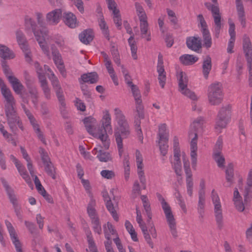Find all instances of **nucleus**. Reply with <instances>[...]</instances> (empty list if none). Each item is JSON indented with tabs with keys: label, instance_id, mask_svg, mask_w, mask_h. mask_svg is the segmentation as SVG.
<instances>
[{
	"label": "nucleus",
	"instance_id": "31",
	"mask_svg": "<svg viewBox=\"0 0 252 252\" xmlns=\"http://www.w3.org/2000/svg\"><path fill=\"white\" fill-rule=\"evenodd\" d=\"M95 205V201L92 198L87 207V213L91 220L98 218L96 215V210L94 208Z\"/></svg>",
	"mask_w": 252,
	"mask_h": 252
},
{
	"label": "nucleus",
	"instance_id": "43",
	"mask_svg": "<svg viewBox=\"0 0 252 252\" xmlns=\"http://www.w3.org/2000/svg\"><path fill=\"white\" fill-rule=\"evenodd\" d=\"M135 6L139 21L147 19L146 14L141 5L139 3L136 2L135 3Z\"/></svg>",
	"mask_w": 252,
	"mask_h": 252
},
{
	"label": "nucleus",
	"instance_id": "8",
	"mask_svg": "<svg viewBox=\"0 0 252 252\" xmlns=\"http://www.w3.org/2000/svg\"><path fill=\"white\" fill-rule=\"evenodd\" d=\"M211 198L214 205V213L217 224L219 229L223 227V216L221 205L218 194L215 189L211 192Z\"/></svg>",
	"mask_w": 252,
	"mask_h": 252
},
{
	"label": "nucleus",
	"instance_id": "35",
	"mask_svg": "<svg viewBox=\"0 0 252 252\" xmlns=\"http://www.w3.org/2000/svg\"><path fill=\"white\" fill-rule=\"evenodd\" d=\"M203 39V46L207 49L210 48L212 46V38L208 30H204L202 32Z\"/></svg>",
	"mask_w": 252,
	"mask_h": 252
},
{
	"label": "nucleus",
	"instance_id": "4",
	"mask_svg": "<svg viewBox=\"0 0 252 252\" xmlns=\"http://www.w3.org/2000/svg\"><path fill=\"white\" fill-rule=\"evenodd\" d=\"M207 95L208 101L211 105L220 104L223 99L221 84L219 82L211 84L208 87Z\"/></svg>",
	"mask_w": 252,
	"mask_h": 252
},
{
	"label": "nucleus",
	"instance_id": "54",
	"mask_svg": "<svg viewBox=\"0 0 252 252\" xmlns=\"http://www.w3.org/2000/svg\"><path fill=\"white\" fill-rule=\"evenodd\" d=\"M174 195L175 196V197L179 201V204L181 208L182 209V210L184 211V212H186L187 209L185 203L184 202V200L182 198V196L181 193H180L178 189H176V192H175Z\"/></svg>",
	"mask_w": 252,
	"mask_h": 252
},
{
	"label": "nucleus",
	"instance_id": "29",
	"mask_svg": "<svg viewBox=\"0 0 252 252\" xmlns=\"http://www.w3.org/2000/svg\"><path fill=\"white\" fill-rule=\"evenodd\" d=\"M105 205L107 209L110 213L114 220L118 221L119 220V216L115 209L118 206V202L113 203L111 199L105 202Z\"/></svg>",
	"mask_w": 252,
	"mask_h": 252
},
{
	"label": "nucleus",
	"instance_id": "57",
	"mask_svg": "<svg viewBox=\"0 0 252 252\" xmlns=\"http://www.w3.org/2000/svg\"><path fill=\"white\" fill-rule=\"evenodd\" d=\"M236 9L238 17L245 16V11L241 0H236Z\"/></svg>",
	"mask_w": 252,
	"mask_h": 252
},
{
	"label": "nucleus",
	"instance_id": "36",
	"mask_svg": "<svg viewBox=\"0 0 252 252\" xmlns=\"http://www.w3.org/2000/svg\"><path fill=\"white\" fill-rule=\"evenodd\" d=\"M183 162L185 172L186 176V182L193 181L192 179V172L190 168L189 162L186 160L185 156H183Z\"/></svg>",
	"mask_w": 252,
	"mask_h": 252
},
{
	"label": "nucleus",
	"instance_id": "17",
	"mask_svg": "<svg viewBox=\"0 0 252 252\" xmlns=\"http://www.w3.org/2000/svg\"><path fill=\"white\" fill-rule=\"evenodd\" d=\"M62 19L64 23L70 28H75L77 26L76 17L70 12H63Z\"/></svg>",
	"mask_w": 252,
	"mask_h": 252
},
{
	"label": "nucleus",
	"instance_id": "5",
	"mask_svg": "<svg viewBox=\"0 0 252 252\" xmlns=\"http://www.w3.org/2000/svg\"><path fill=\"white\" fill-rule=\"evenodd\" d=\"M4 111L7 124L11 131L14 133H16L18 130L17 126L22 130H23L24 126L22 121L17 112L16 108L5 109Z\"/></svg>",
	"mask_w": 252,
	"mask_h": 252
},
{
	"label": "nucleus",
	"instance_id": "45",
	"mask_svg": "<svg viewBox=\"0 0 252 252\" xmlns=\"http://www.w3.org/2000/svg\"><path fill=\"white\" fill-rule=\"evenodd\" d=\"M134 98L135 103H142L141 95L138 88L135 85L130 87Z\"/></svg>",
	"mask_w": 252,
	"mask_h": 252
},
{
	"label": "nucleus",
	"instance_id": "37",
	"mask_svg": "<svg viewBox=\"0 0 252 252\" xmlns=\"http://www.w3.org/2000/svg\"><path fill=\"white\" fill-rule=\"evenodd\" d=\"M58 101L59 102V109L60 113L62 116V117L64 119H68V114L67 110H66V103L65 102L64 97L58 98Z\"/></svg>",
	"mask_w": 252,
	"mask_h": 252
},
{
	"label": "nucleus",
	"instance_id": "32",
	"mask_svg": "<svg viewBox=\"0 0 252 252\" xmlns=\"http://www.w3.org/2000/svg\"><path fill=\"white\" fill-rule=\"evenodd\" d=\"M180 156L179 155H174V161L173 165V168L174 169L176 175L179 176H181L182 174V163L180 160Z\"/></svg>",
	"mask_w": 252,
	"mask_h": 252
},
{
	"label": "nucleus",
	"instance_id": "25",
	"mask_svg": "<svg viewBox=\"0 0 252 252\" xmlns=\"http://www.w3.org/2000/svg\"><path fill=\"white\" fill-rule=\"evenodd\" d=\"M16 37L18 44L21 49H26L29 46L28 41L24 33L20 30L16 32Z\"/></svg>",
	"mask_w": 252,
	"mask_h": 252
},
{
	"label": "nucleus",
	"instance_id": "60",
	"mask_svg": "<svg viewBox=\"0 0 252 252\" xmlns=\"http://www.w3.org/2000/svg\"><path fill=\"white\" fill-rule=\"evenodd\" d=\"M147 222L149 225V229H148V232L149 233V236H150L151 234L153 238L156 239L157 238V233L153 222L151 220L150 222Z\"/></svg>",
	"mask_w": 252,
	"mask_h": 252
},
{
	"label": "nucleus",
	"instance_id": "15",
	"mask_svg": "<svg viewBox=\"0 0 252 252\" xmlns=\"http://www.w3.org/2000/svg\"><path fill=\"white\" fill-rule=\"evenodd\" d=\"M136 221L141 229L146 241L149 246L153 249L154 248V244L148 232V227L146 226L145 223L143 221L141 214L136 216Z\"/></svg>",
	"mask_w": 252,
	"mask_h": 252
},
{
	"label": "nucleus",
	"instance_id": "18",
	"mask_svg": "<svg viewBox=\"0 0 252 252\" xmlns=\"http://www.w3.org/2000/svg\"><path fill=\"white\" fill-rule=\"evenodd\" d=\"M49 79L52 83V85L56 92L57 97L58 98L63 97V92L62 88L60 85L59 81L57 77L55 76L54 73L52 72L50 75L48 76Z\"/></svg>",
	"mask_w": 252,
	"mask_h": 252
},
{
	"label": "nucleus",
	"instance_id": "53",
	"mask_svg": "<svg viewBox=\"0 0 252 252\" xmlns=\"http://www.w3.org/2000/svg\"><path fill=\"white\" fill-rule=\"evenodd\" d=\"M86 235L87 236V241L89 245V248L96 247L95 244L92 232L89 228H87L85 230Z\"/></svg>",
	"mask_w": 252,
	"mask_h": 252
},
{
	"label": "nucleus",
	"instance_id": "10",
	"mask_svg": "<svg viewBox=\"0 0 252 252\" xmlns=\"http://www.w3.org/2000/svg\"><path fill=\"white\" fill-rule=\"evenodd\" d=\"M1 183L5 188L10 202L13 204L15 212L19 219L22 220L21 213V208L18 204L17 199L13 189L9 186L7 181L3 178L0 179Z\"/></svg>",
	"mask_w": 252,
	"mask_h": 252
},
{
	"label": "nucleus",
	"instance_id": "47",
	"mask_svg": "<svg viewBox=\"0 0 252 252\" xmlns=\"http://www.w3.org/2000/svg\"><path fill=\"white\" fill-rule=\"evenodd\" d=\"M44 169L46 173L52 179L56 178L55 168L52 162L44 165Z\"/></svg>",
	"mask_w": 252,
	"mask_h": 252
},
{
	"label": "nucleus",
	"instance_id": "46",
	"mask_svg": "<svg viewBox=\"0 0 252 252\" xmlns=\"http://www.w3.org/2000/svg\"><path fill=\"white\" fill-rule=\"evenodd\" d=\"M214 158L215 160L217 162L219 167H224L225 159L224 158L222 155H221L220 151H217L214 152Z\"/></svg>",
	"mask_w": 252,
	"mask_h": 252
},
{
	"label": "nucleus",
	"instance_id": "55",
	"mask_svg": "<svg viewBox=\"0 0 252 252\" xmlns=\"http://www.w3.org/2000/svg\"><path fill=\"white\" fill-rule=\"evenodd\" d=\"M92 223L93 224V228L94 231L98 233V234H100L101 233V224L99 222V218L95 219L94 220H92Z\"/></svg>",
	"mask_w": 252,
	"mask_h": 252
},
{
	"label": "nucleus",
	"instance_id": "44",
	"mask_svg": "<svg viewBox=\"0 0 252 252\" xmlns=\"http://www.w3.org/2000/svg\"><path fill=\"white\" fill-rule=\"evenodd\" d=\"M15 166L20 175L26 181L28 182L30 180V177L24 166L20 162L15 164Z\"/></svg>",
	"mask_w": 252,
	"mask_h": 252
},
{
	"label": "nucleus",
	"instance_id": "48",
	"mask_svg": "<svg viewBox=\"0 0 252 252\" xmlns=\"http://www.w3.org/2000/svg\"><path fill=\"white\" fill-rule=\"evenodd\" d=\"M39 153L40 155L41 160L44 165L51 162L47 153L43 148H40L39 149Z\"/></svg>",
	"mask_w": 252,
	"mask_h": 252
},
{
	"label": "nucleus",
	"instance_id": "49",
	"mask_svg": "<svg viewBox=\"0 0 252 252\" xmlns=\"http://www.w3.org/2000/svg\"><path fill=\"white\" fill-rule=\"evenodd\" d=\"M91 119L89 117H86L83 120V122L85 125V127L87 131L91 135L93 136V133H94L95 128H94L92 125L91 124Z\"/></svg>",
	"mask_w": 252,
	"mask_h": 252
},
{
	"label": "nucleus",
	"instance_id": "50",
	"mask_svg": "<svg viewBox=\"0 0 252 252\" xmlns=\"http://www.w3.org/2000/svg\"><path fill=\"white\" fill-rule=\"evenodd\" d=\"M158 75V80L159 81V84L162 88L164 87L166 77V72L165 70H159L157 71Z\"/></svg>",
	"mask_w": 252,
	"mask_h": 252
},
{
	"label": "nucleus",
	"instance_id": "42",
	"mask_svg": "<svg viewBox=\"0 0 252 252\" xmlns=\"http://www.w3.org/2000/svg\"><path fill=\"white\" fill-rule=\"evenodd\" d=\"M32 101L35 107H37L38 103V92L35 88H31L29 91Z\"/></svg>",
	"mask_w": 252,
	"mask_h": 252
},
{
	"label": "nucleus",
	"instance_id": "20",
	"mask_svg": "<svg viewBox=\"0 0 252 252\" xmlns=\"http://www.w3.org/2000/svg\"><path fill=\"white\" fill-rule=\"evenodd\" d=\"M165 217L172 236L174 238H177L178 232L176 229V223L172 213L165 215Z\"/></svg>",
	"mask_w": 252,
	"mask_h": 252
},
{
	"label": "nucleus",
	"instance_id": "59",
	"mask_svg": "<svg viewBox=\"0 0 252 252\" xmlns=\"http://www.w3.org/2000/svg\"><path fill=\"white\" fill-rule=\"evenodd\" d=\"M205 199H199L198 203L197 210L199 214V218L202 219L204 214V209L205 207Z\"/></svg>",
	"mask_w": 252,
	"mask_h": 252
},
{
	"label": "nucleus",
	"instance_id": "14",
	"mask_svg": "<svg viewBox=\"0 0 252 252\" xmlns=\"http://www.w3.org/2000/svg\"><path fill=\"white\" fill-rule=\"evenodd\" d=\"M252 169L249 171L247 179V185L244 194V203L247 205L252 198Z\"/></svg>",
	"mask_w": 252,
	"mask_h": 252
},
{
	"label": "nucleus",
	"instance_id": "26",
	"mask_svg": "<svg viewBox=\"0 0 252 252\" xmlns=\"http://www.w3.org/2000/svg\"><path fill=\"white\" fill-rule=\"evenodd\" d=\"M81 79L85 83L94 84L97 82L98 80V76L96 72H92L83 74L81 75Z\"/></svg>",
	"mask_w": 252,
	"mask_h": 252
},
{
	"label": "nucleus",
	"instance_id": "41",
	"mask_svg": "<svg viewBox=\"0 0 252 252\" xmlns=\"http://www.w3.org/2000/svg\"><path fill=\"white\" fill-rule=\"evenodd\" d=\"M99 160L101 162H108L112 159L111 155L108 152H104L101 150H99L98 154L96 156Z\"/></svg>",
	"mask_w": 252,
	"mask_h": 252
},
{
	"label": "nucleus",
	"instance_id": "13",
	"mask_svg": "<svg viewBox=\"0 0 252 252\" xmlns=\"http://www.w3.org/2000/svg\"><path fill=\"white\" fill-rule=\"evenodd\" d=\"M53 60L54 63L62 75L65 73V66L61 54L57 49L52 48Z\"/></svg>",
	"mask_w": 252,
	"mask_h": 252
},
{
	"label": "nucleus",
	"instance_id": "61",
	"mask_svg": "<svg viewBox=\"0 0 252 252\" xmlns=\"http://www.w3.org/2000/svg\"><path fill=\"white\" fill-rule=\"evenodd\" d=\"M137 174L140 180V182L142 184L143 189H145L146 188V181L144 176V173L142 169H137Z\"/></svg>",
	"mask_w": 252,
	"mask_h": 252
},
{
	"label": "nucleus",
	"instance_id": "64",
	"mask_svg": "<svg viewBox=\"0 0 252 252\" xmlns=\"http://www.w3.org/2000/svg\"><path fill=\"white\" fill-rule=\"evenodd\" d=\"M101 175L107 179H112L115 176V173L112 170H103L100 172Z\"/></svg>",
	"mask_w": 252,
	"mask_h": 252
},
{
	"label": "nucleus",
	"instance_id": "2",
	"mask_svg": "<svg viewBox=\"0 0 252 252\" xmlns=\"http://www.w3.org/2000/svg\"><path fill=\"white\" fill-rule=\"evenodd\" d=\"M115 119L118 124V126L115 129L114 135L116 141H118L119 145H121V141L127 138L130 134L129 125L126 120L122 111L118 108L114 109Z\"/></svg>",
	"mask_w": 252,
	"mask_h": 252
},
{
	"label": "nucleus",
	"instance_id": "30",
	"mask_svg": "<svg viewBox=\"0 0 252 252\" xmlns=\"http://www.w3.org/2000/svg\"><path fill=\"white\" fill-rule=\"evenodd\" d=\"M212 15L214 19V23L215 25L214 29L215 35L217 37H218L220 32V30L222 27L221 24V16L220 10L216 12V14L213 13Z\"/></svg>",
	"mask_w": 252,
	"mask_h": 252
},
{
	"label": "nucleus",
	"instance_id": "16",
	"mask_svg": "<svg viewBox=\"0 0 252 252\" xmlns=\"http://www.w3.org/2000/svg\"><path fill=\"white\" fill-rule=\"evenodd\" d=\"M186 44L189 49L199 53L202 48V43L199 37L190 36L187 38Z\"/></svg>",
	"mask_w": 252,
	"mask_h": 252
},
{
	"label": "nucleus",
	"instance_id": "11",
	"mask_svg": "<svg viewBox=\"0 0 252 252\" xmlns=\"http://www.w3.org/2000/svg\"><path fill=\"white\" fill-rule=\"evenodd\" d=\"M1 93L5 101L4 110L16 108V100L10 89L4 84L1 85Z\"/></svg>",
	"mask_w": 252,
	"mask_h": 252
},
{
	"label": "nucleus",
	"instance_id": "12",
	"mask_svg": "<svg viewBox=\"0 0 252 252\" xmlns=\"http://www.w3.org/2000/svg\"><path fill=\"white\" fill-rule=\"evenodd\" d=\"M63 11L61 8L55 9L46 15V20L48 22L53 25H57L63 17Z\"/></svg>",
	"mask_w": 252,
	"mask_h": 252
},
{
	"label": "nucleus",
	"instance_id": "34",
	"mask_svg": "<svg viewBox=\"0 0 252 252\" xmlns=\"http://www.w3.org/2000/svg\"><path fill=\"white\" fill-rule=\"evenodd\" d=\"M168 134L166 132V125L165 124L160 125L158 127V140L168 141Z\"/></svg>",
	"mask_w": 252,
	"mask_h": 252
},
{
	"label": "nucleus",
	"instance_id": "27",
	"mask_svg": "<svg viewBox=\"0 0 252 252\" xmlns=\"http://www.w3.org/2000/svg\"><path fill=\"white\" fill-rule=\"evenodd\" d=\"M212 68V60L209 56H207L204 59L202 64V72L204 77L207 79L209 74Z\"/></svg>",
	"mask_w": 252,
	"mask_h": 252
},
{
	"label": "nucleus",
	"instance_id": "21",
	"mask_svg": "<svg viewBox=\"0 0 252 252\" xmlns=\"http://www.w3.org/2000/svg\"><path fill=\"white\" fill-rule=\"evenodd\" d=\"M225 172L227 184L226 185L224 184V186L230 187L233 184L234 179V169L232 163H229L226 166Z\"/></svg>",
	"mask_w": 252,
	"mask_h": 252
},
{
	"label": "nucleus",
	"instance_id": "56",
	"mask_svg": "<svg viewBox=\"0 0 252 252\" xmlns=\"http://www.w3.org/2000/svg\"><path fill=\"white\" fill-rule=\"evenodd\" d=\"M123 162L125 170V178L126 180H128L130 175V166L128 159L126 157L125 158Z\"/></svg>",
	"mask_w": 252,
	"mask_h": 252
},
{
	"label": "nucleus",
	"instance_id": "51",
	"mask_svg": "<svg viewBox=\"0 0 252 252\" xmlns=\"http://www.w3.org/2000/svg\"><path fill=\"white\" fill-rule=\"evenodd\" d=\"M140 32L142 34V37L144 38L145 36L143 35L148 33L149 29V25L147 22V19L140 21Z\"/></svg>",
	"mask_w": 252,
	"mask_h": 252
},
{
	"label": "nucleus",
	"instance_id": "9",
	"mask_svg": "<svg viewBox=\"0 0 252 252\" xmlns=\"http://www.w3.org/2000/svg\"><path fill=\"white\" fill-rule=\"evenodd\" d=\"M243 49L249 68V84L252 86V45L250 38L245 35L243 37Z\"/></svg>",
	"mask_w": 252,
	"mask_h": 252
},
{
	"label": "nucleus",
	"instance_id": "40",
	"mask_svg": "<svg viewBox=\"0 0 252 252\" xmlns=\"http://www.w3.org/2000/svg\"><path fill=\"white\" fill-rule=\"evenodd\" d=\"M35 38L36 40L38 41V44H39L44 53L46 55L48 59H50L51 56L50 55V52L48 47L44 43V39L43 38L42 34Z\"/></svg>",
	"mask_w": 252,
	"mask_h": 252
},
{
	"label": "nucleus",
	"instance_id": "38",
	"mask_svg": "<svg viewBox=\"0 0 252 252\" xmlns=\"http://www.w3.org/2000/svg\"><path fill=\"white\" fill-rule=\"evenodd\" d=\"M128 44L130 47L131 56L133 60L137 59V47L134 40V36H131L128 39Z\"/></svg>",
	"mask_w": 252,
	"mask_h": 252
},
{
	"label": "nucleus",
	"instance_id": "3",
	"mask_svg": "<svg viewBox=\"0 0 252 252\" xmlns=\"http://www.w3.org/2000/svg\"><path fill=\"white\" fill-rule=\"evenodd\" d=\"M107 132L109 134H112L113 132L111 125V117L109 113L106 114L103 116L102 119V126L97 128H95L94 133H93V136L99 139L106 149L109 148L110 144Z\"/></svg>",
	"mask_w": 252,
	"mask_h": 252
},
{
	"label": "nucleus",
	"instance_id": "33",
	"mask_svg": "<svg viewBox=\"0 0 252 252\" xmlns=\"http://www.w3.org/2000/svg\"><path fill=\"white\" fill-rule=\"evenodd\" d=\"M136 114L135 116V122L141 121L144 118V106L142 103H135Z\"/></svg>",
	"mask_w": 252,
	"mask_h": 252
},
{
	"label": "nucleus",
	"instance_id": "28",
	"mask_svg": "<svg viewBox=\"0 0 252 252\" xmlns=\"http://www.w3.org/2000/svg\"><path fill=\"white\" fill-rule=\"evenodd\" d=\"M181 63L185 65H189L196 63L198 58L192 55L185 54L181 56L179 58Z\"/></svg>",
	"mask_w": 252,
	"mask_h": 252
},
{
	"label": "nucleus",
	"instance_id": "62",
	"mask_svg": "<svg viewBox=\"0 0 252 252\" xmlns=\"http://www.w3.org/2000/svg\"><path fill=\"white\" fill-rule=\"evenodd\" d=\"M107 3L108 4V9L112 11L113 13H115V14L118 13V12L120 11L117 8V4L114 0H106Z\"/></svg>",
	"mask_w": 252,
	"mask_h": 252
},
{
	"label": "nucleus",
	"instance_id": "1",
	"mask_svg": "<svg viewBox=\"0 0 252 252\" xmlns=\"http://www.w3.org/2000/svg\"><path fill=\"white\" fill-rule=\"evenodd\" d=\"M203 118L200 117L195 120L190 125L189 131V138L191 139L190 142V158L191 161L192 168L193 170L196 169L197 166V132L199 129H202L203 124Z\"/></svg>",
	"mask_w": 252,
	"mask_h": 252
},
{
	"label": "nucleus",
	"instance_id": "39",
	"mask_svg": "<svg viewBox=\"0 0 252 252\" xmlns=\"http://www.w3.org/2000/svg\"><path fill=\"white\" fill-rule=\"evenodd\" d=\"M157 196L158 199L160 201L162 208L165 214V216L172 213L171 209L168 204L165 201L162 195L158 193H157Z\"/></svg>",
	"mask_w": 252,
	"mask_h": 252
},
{
	"label": "nucleus",
	"instance_id": "58",
	"mask_svg": "<svg viewBox=\"0 0 252 252\" xmlns=\"http://www.w3.org/2000/svg\"><path fill=\"white\" fill-rule=\"evenodd\" d=\"M2 67L3 73L8 79V81L9 80V77H15L12 75L13 73L12 71L10 70L9 66L6 64V62L4 61L2 62Z\"/></svg>",
	"mask_w": 252,
	"mask_h": 252
},
{
	"label": "nucleus",
	"instance_id": "52",
	"mask_svg": "<svg viewBox=\"0 0 252 252\" xmlns=\"http://www.w3.org/2000/svg\"><path fill=\"white\" fill-rule=\"evenodd\" d=\"M168 141H164V140H158V145L161 154L163 156H165L168 151V145H167Z\"/></svg>",
	"mask_w": 252,
	"mask_h": 252
},
{
	"label": "nucleus",
	"instance_id": "23",
	"mask_svg": "<svg viewBox=\"0 0 252 252\" xmlns=\"http://www.w3.org/2000/svg\"><path fill=\"white\" fill-rule=\"evenodd\" d=\"M94 37L93 32L91 29L84 30L79 34L80 41L85 44H88L91 42L93 40Z\"/></svg>",
	"mask_w": 252,
	"mask_h": 252
},
{
	"label": "nucleus",
	"instance_id": "19",
	"mask_svg": "<svg viewBox=\"0 0 252 252\" xmlns=\"http://www.w3.org/2000/svg\"><path fill=\"white\" fill-rule=\"evenodd\" d=\"M25 29L28 30L32 29L35 37L42 34L41 31L36 30L37 25L35 21L28 16L26 17L25 19Z\"/></svg>",
	"mask_w": 252,
	"mask_h": 252
},
{
	"label": "nucleus",
	"instance_id": "7",
	"mask_svg": "<svg viewBox=\"0 0 252 252\" xmlns=\"http://www.w3.org/2000/svg\"><path fill=\"white\" fill-rule=\"evenodd\" d=\"M177 79L178 81L179 91L183 95L191 100H197V97L195 93L187 88L189 80L186 73L180 71L177 75Z\"/></svg>",
	"mask_w": 252,
	"mask_h": 252
},
{
	"label": "nucleus",
	"instance_id": "24",
	"mask_svg": "<svg viewBox=\"0 0 252 252\" xmlns=\"http://www.w3.org/2000/svg\"><path fill=\"white\" fill-rule=\"evenodd\" d=\"M9 83L16 94H21L22 91L24 89V86L20 81L15 77H9Z\"/></svg>",
	"mask_w": 252,
	"mask_h": 252
},
{
	"label": "nucleus",
	"instance_id": "63",
	"mask_svg": "<svg viewBox=\"0 0 252 252\" xmlns=\"http://www.w3.org/2000/svg\"><path fill=\"white\" fill-rule=\"evenodd\" d=\"M81 90L83 92V95L85 96L86 98L88 101H91V93L88 89V86L86 85L83 84L81 86Z\"/></svg>",
	"mask_w": 252,
	"mask_h": 252
},
{
	"label": "nucleus",
	"instance_id": "22",
	"mask_svg": "<svg viewBox=\"0 0 252 252\" xmlns=\"http://www.w3.org/2000/svg\"><path fill=\"white\" fill-rule=\"evenodd\" d=\"M0 57L6 60L12 59L15 57L13 52L5 45L0 44Z\"/></svg>",
	"mask_w": 252,
	"mask_h": 252
},
{
	"label": "nucleus",
	"instance_id": "6",
	"mask_svg": "<svg viewBox=\"0 0 252 252\" xmlns=\"http://www.w3.org/2000/svg\"><path fill=\"white\" fill-rule=\"evenodd\" d=\"M231 107L226 105L222 107L219 111L216 121L215 128L220 130L226 127L230 119Z\"/></svg>",
	"mask_w": 252,
	"mask_h": 252
}]
</instances>
